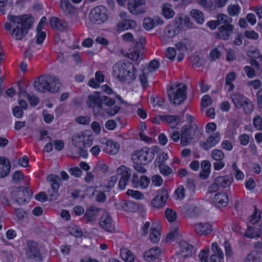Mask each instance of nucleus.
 I'll use <instances>...</instances> for the list:
<instances>
[{"instance_id":"nucleus-64","label":"nucleus","mask_w":262,"mask_h":262,"mask_svg":"<svg viewBox=\"0 0 262 262\" xmlns=\"http://www.w3.org/2000/svg\"><path fill=\"white\" fill-rule=\"evenodd\" d=\"M170 138L174 142H177L181 140V133L174 129H172L170 133Z\"/></svg>"},{"instance_id":"nucleus-27","label":"nucleus","mask_w":262,"mask_h":262,"mask_svg":"<svg viewBox=\"0 0 262 262\" xmlns=\"http://www.w3.org/2000/svg\"><path fill=\"white\" fill-rule=\"evenodd\" d=\"M10 169L9 161L5 157H0V178L7 176L10 173Z\"/></svg>"},{"instance_id":"nucleus-10","label":"nucleus","mask_w":262,"mask_h":262,"mask_svg":"<svg viewBox=\"0 0 262 262\" xmlns=\"http://www.w3.org/2000/svg\"><path fill=\"white\" fill-rule=\"evenodd\" d=\"M173 24L180 31V30L191 29L193 27V23L191 21L190 18L184 14H178L175 17Z\"/></svg>"},{"instance_id":"nucleus-33","label":"nucleus","mask_w":262,"mask_h":262,"mask_svg":"<svg viewBox=\"0 0 262 262\" xmlns=\"http://www.w3.org/2000/svg\"><path fill=\"white\" fill-rule=\"evenodd\" d=\"M104 81V76L101 71H97L95 73V78L92 79L89 81V85L94 88H98L101 83Z\"/></svg>"},{"instance_id":"nucleus-50","label":"nucleus","mask_w":262,"mask_h":262,"mask_svg":"<svg viewBox=\"0 0 262 262\" xmlns=\"http://www.w3.org/2000/svg\"><path fill=\"white\" fill-rule=\"evenodd\" d=\"M165 215L166 219L169 222H173L177 218V212L170 208L166 209L165 211Z\"/></svg>"},{"instance_id":"nucleus-43","label":"nucleus","mask_w":262,"mask_h":262,"mask_svg":"<svg viewBox=\"0 0 262 262\" xmlns=\"http://www.w3.org/2000/svg\"><path fill=\"white\" fill-rule=\"evenodd\" d=\"M232 19L226 15L220 14L217 16V22L221 26H227L232 25Z\"/></svg>"},{"instance_id":"nucleus-40","label":"nucleus","mask_w":262,"mask_h":262,"mask_svg":"<svg viewBox=\"0 0 262 262\" xmlns=\"http://www.w3.org/2000/svg\"><path fill=\"white\" fill-rule=\"evenodd\" d=\"M190 16L196 21V23L202 24L204 22V16L203 13L197 9H193L190 11Z\"/></svg>"},{"instance_id":"nucleus-5","label":"nucleus","mask_w":262,"mask_h":262,"mask_svg":"<svg viewBox=\"0 0 262 262\" xmlns=\"http://www.w3.org/2000/svg\"><path fill=\"white\" fill-rule=\"evenodd\" d=\"M261 218L260 212L258 211L256 208L254 209L253 214L249 217V222L254 227L248 226L245 233L247 237L257 238L260 237L262 233V223L260 220Z\"/></svg>"},{"instance_id":"nucleus-36","label":"nucleus","mask_w":262,"mask_h":262,"mask_svg":"<svg viewBox=\"0 0 262 262\" xmlns=\"http://www.w3.org/2000/svg\"><path fill=\"white\" fill-rule=\"evenodd\" d=\"M120 256L125 262H133L135 260V255L126 248H122L120 250Z\"/></svg>"},{"instance_id":"nucleus-4","label":"nucleus","mask_w":262,"mask_h":262,"mask_svg":"<svg viewBox=\"0 0 262 262\" xmlns=\"http://www.w3.org/2000/svg\"><path fill=\"white\" fill-rule=\"evenodd\" d=\"M160 150L158 146H152L150 148L145 147L140 150L135 151L132 155V159L134 163L146 165L152 160L155 155L158 154Z\"/></svg>"},{"instance_id":"nucleus-57","label":"nucleus","mask_w":262,"mask_h":262,"mask_svg":"<svg viewBox=\"0 0 262 262\" xmlns=\"http://www.w3.org/2000/svg\"><path fill=\"white\" fill-rule=\"evenodd\" d=\"M70 233L74 236L79 237L82 235V232L80 228L77 226H74L70 228Z\"/></svg>"},{"instance_id":"nucleus-24","label":"nucleus","mask_w":262,"mask_h":262,"mask_svg":"<svg viewBox=\"0 0 262 262\" xmlns=\"http://www.w3.org/2000/svg\"><path fill=\"white\" fill-rule=\"evenodd\" d=\"M48 82V92L56 93L58 92L62 88V84L59 79L55 76H49Z\"/></svg>"},{"instance_id":"nucleus-52","label":"nucleus","mask_w":262,"mask_h":262,"mask_svg":"<svg viewBox=\"0 0 262 262\" xmlns=\"http://www.w3.org/2000/svg\"><path fill=\"white\" fill-rule=\"evenodd\" d=\"M150 74L148 72V70L143 68L142 73L140 75L139 79L143 87L145 88L147 86V77Z\"/></svg>"},{"instance_id":"nucleus-22","label":"nucleus","mask_w":262,"mask_h":262,"mask_svg":"<svg viewBox=\"0 0 262 262\" xmlns=\"http://www.w3.org/2000/svg\"><path fill=\"white\" fill-rule=\"evenodd\" d=\"M161 253V250L160 248L154 247L146 250L144 253L143 257L147 261H154L159 257Z\"/></svg>"},{"instance_id":"nucleus-29","label":"nucleus","mask_w":262,"mask_h":262,"mask_svg":"<svg viewBox=\"0 0 262 262\" xmlns=\"http://www.w3.org/2000/svg\"><path fill=\"white\" fill-rule=\"evenodd\" d=\"M233 181V177L228 175L219 176L215 178V183H216L220 187L224 188H227L230 186Z\"/></svg>"},{"instance_id":"nucleus-49","label":"nucleus","mask_w":262,"mask_h":262,"mask_svg":"<svg viewBox=\"0 0 262 262\" xmlns=\"http://www.w3.org/2000/svg\"><path fill=\"white\" fill-rule=\"evenodd\" d=\"M223 49L221 47L212 49L209 54L210 59L212 61H215L219 58L221 55Z\"/></svg>"},{"instance_id":"nucleus-15","label":"nucleus","mask_w":262,"mask_h":262,"mask_svg":"<svg viewBox=\"0 0 262 262\" xmlns=\"http://www.w3.org/2000/svg\"><path fill=\"white\" fill-rule=\"evenodd\" d=\"M220 140V134L216 132L210 135L206 141L201 142L200 145L202 148L207 150L215 146Z\"/></svg>"},{"instance_id":"nucleus-59","label":"nucleus","mask_w":262,"mask_h":262,"mask_svg":"<svg viewBox=\"0 0 262 262\" xmlns=\"http://www.w3.org/2000/svg\"><path fill=\"white\" fill-rule=\"evenodd\" d=\"M177 53L173 48H168L165 52L166 57L171 61H173L176 56Z\"/></svg>"},{"instance_id":"nucleus-6","label":"nucleus","mask_w":262,"mask_h":262,"mask_svg":"<svg viewBox=\"0 0 262 262\" xmlns=\"http://www.w3.org/2000/svg\"><path fill=\"white\" fill-rule=\"evenodd\" d=\"M169 100L173 104L179 105L185 99L186 88L183 84L174 83L168 90Z\"/></svg>"},{"instance_id":"nucleus-28","label":"nucleus","mask_w":262,"mask_h":262,"mask_svg":"<svg viewBox=\"0 0 262 262\" xmlns=\"http://www.w3.org/2000/svg\"><path fill=\"white\" fill-rule=\"evenodd\" d=\"M180 254L183 257H188L192 254L193 247L187 242L182 241L179 245Z\"/></svg>"},{"instance_id":"nucleus-54","label":"nucleus","mask_w":262,"mask_h":262,"mask_svg":"<svg viewBox=\"0 0 262 262\" xmlns=\"http://www.w3.org/2000/svg\"><path fill=\"white\" fill-rule=\"evenodd\" d=\"M211 157L215 161L223 160L225 158L224 152L219 149H214L211 152Z\"/></svg>"},{"instance_id":"nucleus-38","label":"nucleus","mask_w":262,"mask_h":262,"mask_svg":"<svg viewBox=\"0 0 262 262\" xmlns=\"http://www.w3.org/2000/svg\"><path fill=\"white\" fill-rule=\"evenodd\" d=\"M161 118L168 123L172 128L174 127L180 123V119L177 116H163L161 117Z\"/></svg>"},{"instance_id":"nucleus-61","label":"nucleus","mask_w":262,"mask_h":262,"mask_svg":"<svg viewBox=\"0 0 262 262\" xmlns=\"http://www.w3.org/2000/svg\"><path fill=\"white\" fill-rule=\"evenodd\" d=\"M195 2L198 5L206 9H209L212 6L211 0H195Z\"/></svg>"},{"instance_id":"nucleus-3","label":"nucleus","mask_w":262,"mask_h":262,"mask_svg":"<svg viewBox=\"0 0 262 262\" xmlns=\"http://www.w3.org/2000/svg\"><path fill=\"white\" fill-rule=\"evenodd\" d=\"M93 140V136L89 130H84L75 134L72 139L73 145L78 149L79 155L84 158H88L89 155L85 148L90 147Z\"/></svg>"},{"instance_id":"nucleus-47","label":"nucleus","mask_w":262,"mask_h":262,"mask_svg":"<svg viewBox=\"0 0 262 262\" xmlns=\"http://www.w3.org/2000/svg\"><path fill=\"white\" fill-rule=\"evenodd\" d=\"M60 6L61 9L67 14L71 13L73 9L69 0H60Z\"/></svg>"},{"instance_id":"nucleus-30","label":"nucleus","mask_w":262,"mask_h":262,"mask_svg":"<svg viewBox=\"0 0 262 262\" xmlns=\"http://www.w3.org/2000/svg\"><path fill=\"white\" fill-rule=\"evenodd\" d=\"M149 237L151 241L154 243H157L160 240L161 238V229L158 224H152L151 227Z\"/></svg>"},{"instance_id":"nucleus-1","label":"nucleus","mask_w":262,"mask_h":262,"mask_svg":"<svg viewBox=\"0 0 262 262\" xmlns=\"http://www.w3.org/2000/svg\"><path fill=\"white\" fill-rule=\"evenodd\" d=\"M33 22L34 18L30 14L14 15L9 14L4 26L13 38L20 40L27 34Z\"/></svg>"},{"instance_id":"nucleus-17","label":"nucleus","mask_w":262,"mask_h":262,"mask_svg":"<svg viewBox=\"0 0 262 262\" xmlns=\"http://www.w3.org/2000/svg\"><path fill=\"white\" fill-rule=\"evenodd\" d=\"M192 130L186 126H183L181 129V144L186 146L190 144L193 139Z\"/></svg>"},{"instance_id":"nucleus-35","label":"nucleus","mask_w":262,"mask_h":262,"mask_svg":"<svg viewBox=\"0 0 262 262\" xmlns=\"http://www.w3.org/2000/svg\"><path fill=\"white\" fill-rule=\"evenodd\" d=\"M162 14L166 19L172 18L175 14L172 6L167 3L163 4L162 7Z\"/></svg>"},{"instance_id":"nucleus-18","label":"nucleus","mask_w":262,"mask_h":262,"mask_svg":"<svg viewBox=\"0 0 262 262\" xmlns=\"http://www.w3.org/2000/svg\"><path fill=\"white\" fill-rule=\"evenodd\" d=\"M194 231L200 236L207 235L212 231V227L209 223H198L194 225Z\"/></svg>"},{"instance_id":"nucleus-60","label":"nucleus","mask_w":262,"mask_h":262,"mask_svg":"<svg viewBox=\"0 0 262 262\" xmlns=\"http://www.w3.org/2000/svg\"><path fill=\"white\" fill-rule=\"evenodd\" d=\"M212 102L211 97L209 95L204 96L201 99V108H206Z\"/></svg>"},{"instance_id":"nucleus-16","label":"nucleus","mask_w":262,"mask_h":262,"mask_svg":"<svg viewBox=\"0 0 262 262\" xmlns=\"http://www.w3.org/2000/svg\"><path fill=\"white\" fill-rule=\"evenodd\" d=\"M132 182L135 188L140 187L142 189L147 188L150 184V179L146 176L143 175L138 178L137 174H133Z\"/></svg>"},{"instance_id":"nucleus-48","label":"nucleus","mask_w":262,"mask_h":262,"mask_svg":"<svg viewBox=\"0 0 262 262\" xmlns=\"http://www.w3.org/2000/svg\"><path fill=\"white\" fill-rule=\"evenodd\" d=\"M160 62L156 59L152 60L149 63L148 66H145L143 68L144 69L148 70V72L150 74L156 72L159 68Z\"/></svg>"},{"instance_id":"nucleus-55","label":"nucleus","mask_w":262,"mask_h":262,"mask_svg":"<svg viewBox=\"0 0 262 262\" xmlns=\"http://www.w3.org/2000/svg\"><path fill=\"white\" fill-rule=\"evenodd\" d=\"M151 185L156 186L160 187L162 186L163 183V180L161 176L159 174L154 175L151 177Z\"/></svg>"},{"instance_id":"nucleus-8","label":"nucleus","mask_w":262,"mask_h":262,"mask_svg":"<svg viewBox=\"0 0 262 262\" xmlns=\"http://www.w3.org/2000/svg\"><path fill=\"white\" fill-rule=\"evenodd\" d=\"M90 20L94 24H101L107 19V10L100 6L93 8L89 14Z\"/></svg>"},{"instance_id":"nucleus-39","label":"nucleus","mask_w":262,"mask_h":262,"mask_svg":"<svg viewBox=\"0 0 262 262\" xmlns=\"http://www.w3.org/2000/svg\"><path fill=\"white\" fill-rule=\"evenodd\" d=\"M142 49L140 48H136L129 50L128 53V57L132 59L133 61H137L139 58L142 55Z\"/></svg>"},{"instance_id":"nucleus-53","label":"nucleus","mask_w":262,"mask_h":262,"mask_svg":"<svg viewBox=\"0 0 262 262\" xmlns=\"http://www.w3.org/2000/svg\"><path fill=\"white\" fill-rule=\"evenodd\" d=\"M227 10L230 15L235 16L239 13L241 11V8L237 4L229 5L227 7Z\"/></svg>"},{"instance_id":"nucleus-13","label":"nucleus","mask_w":262,"mask_h":262,"mask_svg":"<svg viewBox=\"0 0 262 262\" xmlns=\"http://www.w3.org/2000/svg\"><path fill=\"white\" fill-rule=\"evenodd\" d=\"M210 199L212 203L217 208L226 207L229 202L228 196L224 192L211 194Z\"/></svg>"},{"instance_id":"nucleus-42","label":"nucleus","mask_w":262,"mask_h":262,"mask_svg":"<svg viewBox=\"0 0 262 262\" xmlns=\"http://www.w3.org/2000/svg\"><path fill=\"white\" fill-rule=\"evenodd\" d=\"M133 205L132 202H128L125 200H121L118 203H116L117 209L125 211H130Z\"/></svg>"},{"instance_id":"nucleus-21","label":"nucleus","mask_w":262,"mask_h":262,"mask_svg":"<svg viewBox=\"0 0 262 262\" xmlns=\"http://www.w3.org/2000/svg\"><path fill=\"white\" fill-rule=\"evenodd\" d=\"M15 201L19 204L29 202L30 199V193L24 188H19L18 190L13 193Z\"/></svg>"},{"instance_id":"nucleus-34","label":"nucleus","mask_w":262,"mask_h":262,"mask_svg":"<svg viewBox=\"0 0 262 262\" xmlns=\"http://www.w3.org/2000/svg\"><path fill=\"white\" fill-rule=\"evenodd\" d=\"M50 25L52 29L62 31L67 27V23L57 17H52L50 20Z\"/></svg>"},{"instance_id":"nucleus-32","label":"nucleus","mask_w":262,"mask_h":262,"mask_svg":"<svg viewBox=\"0 0 262 262\" xmlns=\"http://www.w3.org/2000/svg\"><path fill=\"white\" fill-rule=\"evenodd\" d=\"M120 149V145L117 142H114L112 140H107L105 143L104 150L110 155H114L116 154Z\"/></svg>"},{"instance_id":"nucleus-63","label":"nucleus","mask_w":262,"mask_h":262,"mask_svg":"<svg viewBox=\"0 0 262 262\" xmlns=\"http://www.w3.org/2000/svg\"><path fill=\"white\" fill-rule=\"evenodd\" d=\"M209 256V250L203 249L199 253V258L201 262H208Z\"/></svg>"},{"instance_id":"nucleus-12","label":"nucleus","mask_w":262,"mask_h":262,"mask_svg":"<svg viewBox=\"0 0 262 262\" xmlns=\"http://www.w3.org/2000/svg\"><path fill=\"white\" fill-rule=\"evenodd\" d=\"M168 198V192L164 188L160 189L158 191L156 196L151 202V205L155 208H160L163 207Z\"/></svg>"},{"instance_id":"nucleus-56","label":"nucleus","mask_w":262,"mask_h":262,"mask_svg":"<svg viewBox=\"0 0 262 262\" xmlns=\"http://www.w3.org/2000/svg\"><path fill=\"white\" fill-rule=\"evenodd\" d=\"M245 262H261L258 257L256 252L253 251L249 253L246 257Z\"/></svg>"},{"instance_id":"nucleus-9","label":"nucleus","mask_w":262,"mask_h":262,"mask_svg":"<svg viewBox=\"0 0 262 262\" xmlns=\"http://www.w3.org/2000/svg\"><path fill=\"white\" fill-rule=\"evenodd\" d=\"M127 9L129 12L135 15L144 13L147 10L145 0H128Z\"/></svg>"},{"instance_id":"nucleus-11","label":"nucleus","mask_w":262,"mask_h":262,"mask_svg":"<svg viewBox=\"0 0 262 262\" xmlns=\"http://www.w3.org/2000/svg\"><path fill=\"white\" fill-rule=\"evenodd\" d=\"M99 224L103 229L107 232L113 233L116 231V228L111 215L107 212L103 213L99 220Z\"/></svg>"},{"instance_id":"nucleus-31","label":"nucleus","mask_w":262,"mask_h":262,"mask_svg":"<svg viewBox=\"0 0 262 262\" xmlns=\"http://www.w3.org/2000/svg\"><path fill=\"white\" fill-rule=\"evenodd\" d=\"M211 163L209 161L204 160L201 163L200 177L203 180L208 178L210 173Z\"/></svg>"},{"instance_id":"nucleus-44","label":"nucleus","mask_w":262,"mask_h":262,"mask_svg":"<svg viewBox=\"0 0 262 262\" xmlns=\"http://www.w3.org/2000/svg\"><path fill=\"white\" fill-rule=\"evenodd\" d=\"M47 180L51 183L50 185L53 191H57L59 187L60 178L54 174H51L47 178Z\"/></svg>"},{"instance_id":"nucleus-2","label":"nucleus","mask_w":262,"mask_h":262,"mask_svg":"<svg viewBox=\"0 0 262 262\" xmlns=\"http://www.w3.org/2000/svg\"><path fill=\"white\" fill-rule=\"evenodd\" d=\"M113 75L119 81L130 83L136 77V69L130 62L120 61L113 68Z\"/></svg>"},{"instance_id":"nucleus-26","label":"nucleus","mask_w":262,"mask_h":262,"mask_svg":"<svg viewBox=\"0 0 262 262\" xmlns=\"http://www.w3.org/2000/svg\"><path fill=\"white\" fill-rule=\"evenodd\" d=\"M136 26V21L132 19H124L118 24L116 30L118 32H121L128 29H134Z\"/></svg>"},{"instance_id":"nucleus-45","label":"nucleus","mask_w":262,"mask_h":262,"mask_svg":"<svg viewBox=\"0 0 262 262\" xmlns=\"http://www.w3.org/2000/svg\"><path fill=\"white\" fill-rule=\"evenodd\" d=\"M235 74L234 72L228 74L226 77V89L228 92H231L234 89V86L232 82L234 80Z\"/></svg>"},{"instance_id":"nucleus-62","label":"nucleus","mask_w":262,"mask_h":262,"mask_svg":"<svg viewBox=\"0 0 262 262\" xmlns=\"http://www.w3.org/2000/svg\"><path fill=\"white\" fill-rule=\"evenodd\" d=\"M246 83L248 86L255 90L259 89L261 85V81L258 79L248 81Z\"/></svg>"},{"instance_id":"nucleus-37","label":"nucleus","mask_w":262,"mask_h":262,"mask_svg":"<svg viewBox=\"0 0 262 262\" xmlns=\"http://www.w3.org/2000/svg\"><path fill=\"white\" fill-rule=\"evenodd\" d=\"M28 250L27 254L28 256L34 258L39 256V252L37 244L34 242H30L28 243Z\"/></svg>"},{"instance_id":"nucleus-25","label":"nucleus","mask_w":262,"mask_h":262,"mask_svg":"<svg viewBox=\"0 0 262 262\" xmlns=\"http://www.w3.org/2000/svg\"><path fill=\"white\" fill-rule=\"evenodd\" d=\"M232 25L221 26L219 28L218 31L215 33V37L224 40H227L229 39L230 36L232 33Z\"/></svg>"},{"instance_id":"nucleus-19","label":"nucleus","mask_w":262,"mask_h":262,"mask_svg":"<svg viewBox=\"0 0 262 262\" xmlns=\"http://www.w3.org/2000/svg\"><path fill=\"white\" fill-rule=\"evenodd\" d=\"M179 32V30L175 25L169 24L165 28L161 39L163 41L166 42L169 39L175 37Z\"/></svg>"},{"instance_id":"nucleus-51","label":"nucleus","mask_w":262,"mask_h":262,"mask_svg":"<svg viewBox=\"0 0 262 262\" xmlns=\"http://www.w3.org/2000/svg\"><path fill=\"white\" fill-rule=\"evenodd\" d=\"M185 196V190L184 187L182 185H180L175 190L174 197L175 199L182 200Z\"/></svg>"},{"instance_id":"nucleus-58","label":"nucleus","mask_w":262,"mask_h":262,"mask_svg":"<svg viewBox=\"0 0 262 262\" xmlns=\"http://www.w3.org/2000/svg\"><path fill=\"white\" fill-rule=\"evenodd\" d=\"M254 126L257 130H262V117L260 116H256L253 119Z\"/></svg>"},{"instance_id":"nucleus-41","label":"nucleus","mask_w":262,"mask_h":262,"mask_svg":"<svg viewBox=\"0 0 262 262\" xmlns=\"http://www.w3.org/2000/svg\"><path fill=\"white\" fill-rule=\"evenodd\" d=\"M117 174L121 176L120 179L129 180L130 177L129 169L124 165H121L116 169Z\"/></svg>"},{"instance_id":"nucleus-7","label":"nucleus","mask_w":262,"mask_h":262,"mask_svg":"<svg viewBox=\"0 0 262 262\" xmlns=\"http://www.w3.org/2000/svg\"><path fill=\"white\" fill-rule=\"evenodd\" d=\"M232 103L237 108H242L246 114H250L253 110L252 102L248 98L238 92H234L230 94Z\"/></svg>"},{"instance_id":"nucleus-23","label":"nucleus","mask_w":262,"mask_h":262,"mask_svg":"<svg viewBox=\"0 0 262 262\" xmlns=\"http://www.w3.org/2000/svg\"><path fill=\"white\" fill-rule=\"evenodd\" d=\"M99 209L97 207H90L86 209L83 216L84 221L86 223H93L95 222L99 215Z\"/></svg>"},{"instance_id":"nucleus-20","label":"nucleus","mask_w":262,"mask_h":262,"mask_svg":"<svg viewBox=\"0 0 262 262\" xmlns=\"http://www.w3.org/2000/svg\"><path fill=\"white\" fill-rule=\"evenodd\" d=\"M49 76H40L36 78L34 82V88L38 92L47 93L48 92Z\"/></svg>"},{"instance_id":"nucleus-14","label":"nucleus","mask_w":262,"mask_h":262,"mask_svg":"<svg viewBox=\"0 0 262 262\" xmlns=\"http://www.w3.org/2000/svg\"><path fill=\"white\" fill-rule=\"evenodd\" d=\"M103 96L100 93L97 92L90 94L88 96L86 101L89 107L95 110L96 108H100L103 105Z\"/></svg>"},{"instance_id":"nucleus-46","label":"nucleus","mask_w":262,"mask_h":262,"mask_svg":"<svg viewBox=\"0 0 262 262\" xmlns=\"http://www.w3.org/2000/svg\"><path fill=\"white\" fill-rule=\"evenodd\" d=\"M126 194L137 200H143L145 199L144 194L138 190L128 189L126 191Z\"/></svg>"}]
</instances>
